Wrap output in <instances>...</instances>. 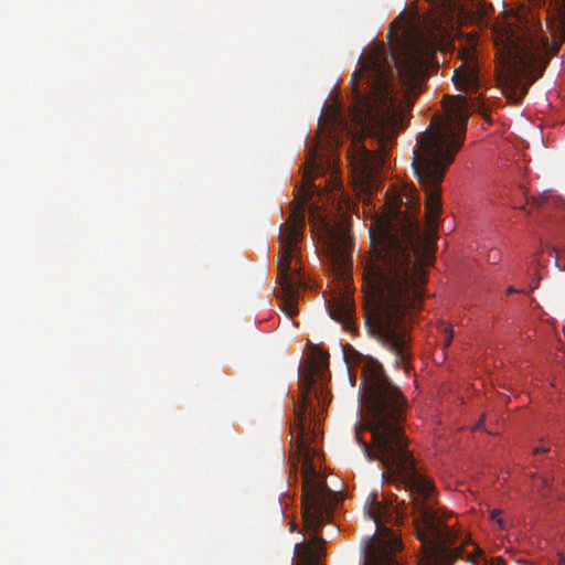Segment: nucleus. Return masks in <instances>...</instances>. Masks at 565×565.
Instances as JSON below:
<instances>
[{"instance_id":"nucleus-1","label":"nucleus","mask_w":565,"mask_h":565,"mask_svg":"<svg viewBox=\"0 0 565 565\" xmlns=\"http://www.w3.org/2000/svg\"><path fill=\"white\" fill-rule=\"evenodd\" d=\"M463 95L451 97L445 116H434L417 139L412 167L425 192L426 230L419 225V195L415 188L386 191L383 216L377 221L379 247L364 267V318L369 333L407 369L409 332L422 311L435 259L441 211V182L461 149L470 109ZM374 241L375 234L371 233Z\"/></svg>"},{"instance_id":"nucleus-2","label":"nucleus","mask_w":565,"mask_h":565,"mask_svg":"<svg viewBox=\"0 0 565 565\" xmlns=\"http://www.w3.org/2000/svg\"><path fill=\"white\" fill-rule=\"evenodd\" d=\"M361 369L362 418L355 425V439L369 461H379L390 477L399 479L408 492L416 537L422 542V565H452L467 555L473 565H501L502 557L487 558L479 546L465 552V544L457 545L458 534L445 525L435 511V488L415 467L403 424L407 401L401 390L385 374L374 358L363 356Z\"/></svg>"},{"instance_id":"nucleus-3","label":"nucleus","mask_w":565,"mask_h":565,"mask_svg":"<svg viewBox=\"0 0 565 565\" xmlns=\"http://www.w3.org/2000/svg\"><path fill=\"white\" fill-rule=\"evenodd\" d=\"M440 45L435 32L416 30L405 41L392 47L391 67L382 50H375L362 62L365 92L352 81L350 116L360 128L361 137L351 142V163L355 166L361 185L366 191L376 186L405 113L414 104L415 90L434 62Z\"/></svg>"},{"instance_id":"nucleus-4","label":"nucleus","mask_w":565,"mask_h":565,"mask_svg":"<svg viewBox=\"0 0 565 565\" xmlns=\"http://www.w3.org/2000/svg\"><path fill=\"white\" fill-rule=\"evenodd\" d=\"M495 46L504 72L503 93L514 104H520L529 86L542 76L547 63L544 57L558 50L533 32L519 15L498 32Z\"/></svg>"},{"instance_id":"nucleus-5","label":"nucleus","mask_w":565,"mask_h":565,"mask_svg":"<svg viewBox=\"0 0 565 565\" xmlns=\"http://www.w3.org/2000/svg\"><path fill=\"white\" fill-rule=\"evenodd\" d=\"M322 171L323 168L316 159V152H310L303 173V180L308 185L305 202L292 211L287 223L280 228L277 281L281 289V309L288 318L297 315L298 289L305 287L303 276L300 273L295 277L290 274V263L297 252V244L303 235L305 204L311 196V188H315L313 179Z\"/></svg>"},{"instance_id":"nucleus-6","label":"nucleus","mask_w":565,"mask_h":565,"mask_svg":"<svg viewBox=\"0 0 565 565\" xmlns=\"http://www.w3.org/2000/svg\"><path fill=\"white\" fill-rule=\"evenodd\" d=\"M365 514L375 523L380 537L365 547V561L361 565H401L395 553L402 548L401 540L393 532L384 527L387 508L377 502V494L369 495L364 508Z\"/></svg>"},{"instance_id":"nucleus-7","label":"nucleus","mask_w":565,"mask_h":565,"mask_svg":"<svg viewBox=\"0 0 565 565\" xmlns=\"http://www.w3.org/2000/svg\"><path fill=\"white\" fill-rule=\"evenodd\" d=\"M476 46V35L469 34L465 45L459 49L458 55L461 62L452 75L456 87L466 93H476L480 85Z\"/></svg>"},{"instance_id":"nucleus-8","label":"nucleus","mask_w":565,"mask_h":565,"mask_svg":"<svg viewBox=\"0 0 565 565\" xmlns=\"http://www.w3.org/2000/svg\"><path fill=\"white\" fill-rule=\"evenodd\" d=\"M328 312L331 319L341 323L347 331L354 329V303L349 296L334 297L328 305Z\"/></svg>"},{"instance_id":"nucleus-9","label":"nucleus","mask_w":565,"mask_h":565,"mask_svg":"<svg viewBox=\"0 0 565 565\" xmlns=\"http://www.w3.org/2000/svg\"><path fill=\"white\" fill-rule=\"evenodd\" d=\"M548 15L551 19L559 22L563 29V40L565 41V0H548Z\"/></svg>"},{"instance_id":"nucleus-10","label":"nucleus","mask_w":565,"mask_h":565,"mask_svg":"<svg viewBox=\"0 0 565 565\" xmlns=\"http://www.w3.org/2000/svg\"><path fill=\"white\" fill-rule=\"evenodd\" d=\"M472 9L480 15L488 13V4L486 0H468Z\"/></svg>"},{"instance_id":"nucleus-11","label":"nucleus","mask_w":565,"mask_h":565,"mask_svg":"<svg viewBox=\"0 0 565 565\" xmlns=\"http://www.w3.org/2000/svg\"><path fill=\"white\" fill-rule=\"evenodd\" d=\"M445 332H446L445 347H448V345H450V343L452 341L454 333H452L451 328H449V327H445Z\"/></svg>"},{"instance_id":"nucleus-12","label":"nucleus","mask_w":565,"mask_h":565,"mask_svg":"<svg viewBox=\"0 0 565 565\" xmlns=\"http://www.w3.org/2000/svg\"><path fill=\"white\" fill-rule=\"evenodd\" d=\"M532 204L534 206H541L543 204V200H539V199H532Z\"/></svg>"},{"instance_id":"nucleus-13","label":"nucleus","mask_w":565,"mask_h":565,"mask_svg":"<svg viewBox=\"0 0 565 565\" xmlns=\"http://www.w3.org/2000/svg\"><path fill=\"white\" fill-rule=\"evenodd\" d=\"M546 451H548L547 448L537 447V448L534 449V454H541V452H546Z\"/></svg>"},{"instance_id":"nucleus-14","label":"nucleus","mask_w":565,"mask_h":565,"mask_svg":"<svg viewBox=\"0 0 565 565\" xmlns=\"http://www.w3.org/2000/svg\"><path fill=\"white\" fill-rule=\"evenodd\" d=\"M559 564L565 565V556L564 555H559Z\"/></svg>"},{"instance_id":"nucleus-15","label":"nucleus","mask_w":565,"mask_h":565,"mask_svg":"<svg viewBox=\"0 0 565 565\" xmlns=\"http://www.w3.org/2000/svg\"><path fill=\"white\" fill-rule=\"evenodd\" d=\"M327 359H328V355H327V356H323V359H322V361H321V366H323V365L328 364Z\"/></svg>"},{"instance_id":"nucleus-16","label":"nucleus","mask_w":565,"mask_h":565,"mask_svg":"<svg viewBox=\"0 0 565 565\" xmlns=\"http://www.w3.org/2000/svg\"><path fill=\"white\" fill-rule=\"evenodd\" d=\"M508 294L516 292V290L513 287H509L507 290Z\"/></svg>"},{"instance_id":"nucleus-17","label":"nucleus","mask_w":565,"mask_h":565,"mask_svg":"<svg viewBox=\"0 0 565 565\" xmlns=\"http://www.w3.org/2000/svg\"><path fill=\"white\" fill-rule=\"evenodd\" d=\"M339 239H341V241H343V242H344V236H343V235H341V237H339Z\"/></svg>"}]
</instances>
